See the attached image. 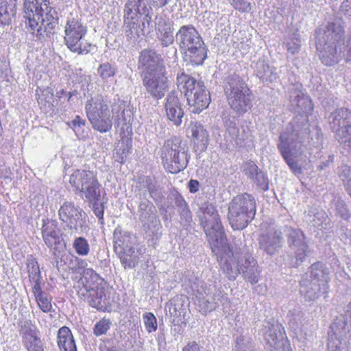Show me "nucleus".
<instances>
[{
  "label": "nucleus",
  "instance_id": "f257e3e1",
  "mask_svg": "<svg viewBox=\"0 0 351 351\" xmlns=\"http://www.w3.org/2000/svg\"><path fill=\"white\" fill-rule=\"evenodd\" d=\"M212 252L217 256L227 277L234 280L239 274L251 284L258 282L260 269L257 261L245 246L232 250L228 245L223 228L215 206L208 202L201 204L197 212Z\"/></svg>",
  "mask_w": 351,
  "mask_h": 351
},
{
  "label": "nucleus",
  "instance_id": "f03ea898",
  "mask_svg": "<svg viewBox=\"0 0 351 351\" xmlns=\"http://www.w3.org/2000/svg\"><path fill=\"white\" fill-rule=\"evenodd\" d=\"M49 0H25L23 18L28 32L43 40L53 33L56 22L48 16Z\"/></svg>",
  "mask_w": 351,
  "mask_h": 351
},
{
  "label": "nucleus",
  "instance_id": "7ed1b4c3",
  "mask_svg": "<svg viewBox=\"0 0 351 351\" xmlns=\"http://www.w3.org/2000/svg\"><path fill=\"white\" fill-rule=\"evenodd\" d=\"M74 289L81 300L97 310L104 309L110 303L108 289L104 280L93 269L84 270Z\"/></svg>",
  "mask_w": 351,
  "mask_h": 351
},
{
  "label": "nucleus",
  "instance_id": "20e7f679",
  "mask_svg": "<svg viewBox=\"0 0 351 351\" xmlns=\"http://www.w3.org/2000/svg\"><path fill=\"white\" fill-rule=\"evenodd\" d=\"M344 27L340 19L329 23L324 33L319 34L316 41L320 60L326 66H332L342 57V38Z\"/></svg>",
  "mask_w": 351,
  "mask_h": 351
},
{
  "label": "nucleus",
  "instance_id": "39448f33",
  "mask_svg": "<svg viewBox=\"0 0 351 351\" xmlns=\"http://www.w3.org/2000/svg\"><path fill=\"white\" fill-rule=\"evenodd\" d=\"M176 40L184 55L186 60L193 64H202L207 56L204 43L192 25L180 27L176 34Z\"/></svg>",
  "mask_w": 351,
  "mask_h": 351
},
{
  "label": "nucleus",
  "instance_id": "423d86ee",
  "mask_svg": "<svg viewBox=\"0 0 351 351\" xmlns=\"http://www.w3.org/2000/svg\"><path fill=\"white\" fill-rule=\"evenodd\" d=\"M176 83L180 91L184 94L193 113H199L208 106L210 98L202 82L181 72L177 75Z\"/></svg>",
  "mask_w": 351,
  "mask_h": 351
},
{
  "label": "nucleus",
  "instance_id": "0eeeda50",
  "mask_svg": "<svg viewBox=\"0 0 351 351\" xmlns=\"http://www.w3.org/2000/svg\"><path fill=\"white\" fill-rule=\"evenodd\" d=\"M160 152L162 163L168 172L178 173L186 167L189 159L188 147L180 137L165 141Z\"/></svg>",
  "mask_w": 351,
  "mask_h": 351
},
{
  "label": "nucleus",
  "instance_id": "6e6552de",
  "mask_svg": "<svg viewBox=\"0 0 351 351\" xmlns=\"http://www.w3.org/2000/svg\"><path fill=\"white\" fill-rule=\"evenodd\" d=\"M224 91L228 104L237 114H243L251 108L250 90L238 75L233 74L227 78Z\"/></svg>",
  "mask_w": 351,
  "mask_h": 351
},
{
  "label": "nucleus",
  "instance_id": "1a4fd4ad",
  "mask_svg": "<svg viewBox=\"0 0 351 351\" xmlns=\"http://www.w3.org/2000/svg\"><path fill=\"white\" fill-rule=\"evenodd\" d=\"M256 202L248 193L239 195L233 198L228 207V220L234 230H241L254 217Z\"/></svg>",
  "mask_w": 351,
  "mask_h": 351
},
{
  "label": "nucleus",
  "instance_id": "9d476101",
  "mask_svg": "<svg viewBox=\"0 0 351 351\" xmlns=\"http://www.w3.org/2000/svg\"><path fill=\"white\" fill-rule=\"evenodd\" d=\"M85 109L87 117L95 130L104 133L112 129V111L101 95L88 99Z\"/></svg>",
  "mask_w": 351,
  "mask_h": 351
},
{
  "label": "nucleus",
  "instance_id": "9b49d317",
  "mask_svg": "<svg viewBox=\"0 0 351 351\" xmlns=\"http://www.w3.org/2000/svg\"><path fill=\"white\" fill-rule=\"evenodd\" d=\"M64 41L67 47L78 54L88 53L90 51L91 45L84 40L87 27L81 19L72 14L67 18L64 27Z\"/></svg>",
  "mask_w": 351,
  "mask_h": 351
},
{
  "label": "nucleus",
  "instance_id": "f8f14e48",
  "mask_svg": "<svg viewBox=\"0 0 351 351\" xmlns=\"http://www.w3.org/2000/svg\"><path fill=\"white\" fill-rule=\"evenodd\" d=\"M69 182L76 192L90 202H95L100 197V184L93 171L77 170L71 175Z\"/></svg>",
  "mask_w": 351,
  "mask_h": 351
},
{
  "label": "nucleus",
  "instance_id": "ddd939ff",
  "mask_svg": "<svg viewBox=\"0 0 351 351\" xmlns=\"http://www.w3.org/2000/svg\"><path fill=\"white\" fill-rule=\"evenodd\" d=\"M328 119L337 140L351 154V110L337 109L331 113Z\"/></svg>",
  "mask_w": 351,
  "mask_h": 351
},
{
  "label": "nucleus",
  "instance_id": "4468645a",
  "mask_svg": "<svg viewBox=\"0 0 351 351\" xmlns=\"http://www.w3.org/2000/svg\"><path fill=\"white\" fill-rule=\"evenodd\" d=\"M258 241L259 248L270 256L276 254L284 244L282 232L274 223L264 222L261 224Z\"/></svg>",
  "mask_w": 351,
  "mask_h": 351
},
{
  "label": "nucleus",
  "instance_id": "2eb2a0df",
  "mask_svg": "<svg viewBox=\"0 0 351 351\" xmlns=\"http://www.w3.org/2000/svg\"><path fill=\"white\" fill-rule=\"evenodd\" d=\"M58 217L71 233L82 232L86 228L85 213L73 202H64L58 210Z\"/></svg>",
  "mask_w": 351,
  "mask_h": 351
},
{
  "label": "nucleus",
  "instance_id": "dca6fc26",
  "mask_svg": "<svg viewBox=\"0 0 351 351\" xmlns=\"http://www.w3.org/2000/svg\"><path fill=\"white\" fill-rule=\"evenodd\" d=\"M297 119H302V121H306L307 116L300 114L299 117H296L293 119L291 130L287 129L280 134L277 146L282 156H285L284 152H286L287 155L298 154V148L302 141L299 126L295 125Z\"/></svg>",
  "mask_w": 351,
  "mask_h": 351
},
{
  "label": "nucleus",
  "instance_id": "f3484780",
  "mask_svg": "<svg viewBox=\"0 0 351 351\" xmlns=\"http://www.w3.org/2000/svg\"><path fill=\"white\" fill-rule=\"evenodd\" d=\"M166 69H158L156 73L144 75L143 86L154 99L162 98L169 88Z\"/></svg>",
  "mask_w": 351,
  "mask_h": 351
},
{
  "label": "nucleus",
  "instance_id": "a211bd4d",
  "mask_svg": "<svg viewBox=\"0 0 351 351\" xmlns=\"http://www.w3.org/2000/svg\"><path fill=\"white\" fill-rule=\"evenodd\" d=\"M192 291L195 297V304L199 308V312L206 314L217 307L219 298L212 294L211 289L207 288L206 284L201 280H197L191 285Z\"/></svg>",
  "mask_w": 351,
  "mask_h": 351
},
{
  "label": "nucleus",
  "instance_id": "6ab92c4d",
  "mask_svg": "<svg viewBox=\"0 0 351 351\" xmlns=\"http://www.w3.org/2000/svg\"><path fill=\"white\" fill-rule=\"evenodd\" d=\"M138 215L145 231L154 233L160 229L161 223L157 215L156 208L151 202L146 200L140 203Z\"/></svg>",
  "mask_w": 351,
  "mask_h": 351
},
{
  "label": "nucleus",
  "instance_id": "aec40b11",
  "mask_svg": "<svg viewBox=\"0 0 351 351\" xmlns=\"http://www.w3.org/2000/svg\"><path fill=\"white\" fill-rule=\"evenodd\" d=\"M285 232L289 246L295 256V262L293 266H298L303 262L306 256L308 245L304 235L300 230L288 226H285Z\"/></svg>",
  "mask_w": 351,
  "mask_h": 351
},
{
  "label": "nucleus",
  "instance_id": "412c9836",
  "mask_svg": "<svg viewBox=\"0 0 351 351\" xmlns=\"http://www.w3.org/2000/svg\"><path fill=\"white\" fill-rule=\"evenodd\" d=\"M268 328L265 338L269 351H292L289 343L283 337L280 324H272Z\"/></svg>",
  "mask_w": 351,
  "mask_h": 351
},
{
  "label": "nucleus",
  "instance_id": "4be33fe9",
  "mask_svg": "<svg viewBox=\"0 0 351 351\" xmlns=\"http://www.w3.org/2000/svg\"><path fill=\"white\" fill-rule=\"evenodd\" d=\"M138 65L144 75L156 73L159 68L165 69L160 56L152 49H144L141 52Z\"/></svg>",
  "mask_w": 351,
  "mask_h": 351
},
{
  "label": "nucleus",
  "instance_id": "5701e85b",
  "mask_svg": "<svg viewBox=\"0 0 351 351\" xmlns=\"http://www.w3.org/2000/svg\"><path fill=\"white\" fill-rule=\"evenodd\" d=\"M151 17L145 14L144 21L140 23L138 16L124 14L123 29L125 36L128 40L134 42L144 34L143 29L145 22L149 24Z\"/></svg>",
  "mask_w": 351,
  "mask_h": 351
},
{
  "label": "nucleus",
  "instance_id": "b1692460",
  "mask_svg": "<svg viewBox=\"0 0 351 351\" xmlns=\"http://www.w3.org/2000/svg\"><path fill=\"white\" fill-rule=\"evenodd\" d=\"M224 123L226 127L225 139L228 143L227 147H241L247 138L245 130L239 128L234 117H232V119H225Z\"/></svg>",
  "mask_w": 351,
  "mask_h": 351
},
{
  "label": "nucleus",
  "instance_id": "393cba45",
  "mask_svg": "<svg viewBox=\"0 0 351 351\" xmlns=\"http://www.w3.org/2000/svg\"><path fill=\"white\" fill-rule=\"evenodd\" d=\"M21 332L28 351H43V343L38 337L36 326L30 320H25L23 323Z\"/></svg>",
  "mask_w": 351,
  "mask_h": 351
},
{
  "label": "nucleus",
  "instance_id": "a878e982",
  "mask_svg": "<svg viewBox=\"0 0 351 351\" xmlns=\"http://www.w3.org/2000/svg\"><path fill=\"white\" fill-rule=\"evenodd\" d=\"M165 110L168 119L174 125H180L184 111L176 92L172 91L168 94L166 99Z\"/></svg>",
  "mask_w": 351,
  "mask_h": 351
},
{
  "label": "nucleus",
  "instance_id": "bb28decb",
  "mask_svg": "<svg viewBox=\"0 0 351 351\" xmlns=\"http://www.w3.org/2000/svg\"><path fill=\"white\" fill-rule=\"evenodd\" d=\"M42 234L45 244L51 249H56L62 245L60 230L56 223L49 219L44 220L42 227Z\"/></svg>",
  "mask_w": 351,
  "mask_h": 351
},
{
  "label": "nucleus",
  "instance_id": "cd10ccee",
  "mask_svg": "<svg viewBox=\"0 0 351 351\" xmlns=\"http://www.w3.org/2000/svg\"><path fill=\"white\" fill-rule=\"evenodd\" d=\"M289 101L291 110L299 114L310 113L313 110V106L310 98L300 90H291Z\"/></svg>",
  "mask_w": 351,
  "mask_h": 351
},
{
  "label": "nucleus",
  "instance_id": "c85d7f7f",
  "mask_svg": "<svg viewBox=\"0 0 351 351\" xmlns=\"http://www.w3.org/2000/svg\"><path fill=\"white\" fill-rule=\"evenodd\" d=\"M300 293L306 301H315L326 292L327 285L305 277L301 281Z\"/></svg>",
  "mask_w": 351,
  "mask_h": 351
},
{
  "label": "nucleus",
  "instance_id": "c756f323",
  "mask_svg": "<svg viewBox=\"0 0 351 351\" xmlns=\"http://www.w3.org/2000/svg\"><path fill=\"white\" fill-rule=\"evenodd\" d=\"M245 174L250 178L258 188L263 191L268 190L269 182L265 174L261 171L253 162H247L244 167Z\"/></svg>",
  "mask_w": 351,
  "mask_h": 351
},
{
  "label": "nucleus",
  "instance_id": "7c9ffc66",
  "mask_svg": "<svg viewBox=\"0 0 351 351\" xmlns=\"http://www.w3.org/2000/svg\"><path fill=\"white\" fill-rule=\"evenodd\" d=\"M195 145L200 150H206L208 143V134L203 125L195 121L191 122L188 128Z\"/></svg>",
  "mask_w": 351,
  "mask_h": 351
},
{
  "label": "nucleus",
  "instance_id": "2f4dec72",
  "mask_svg": "<svg viewBox=\"0 0 351 351\" xmlns=\"http://www.w3.org/2000/svg\"><path fill=\"white\" fill-rule=\"evenodd\" d=\"M114 236V247L117 254L123 253L125 251L130 252L134 250V245L136 243V238L132 234L126 232L121 233L116 229Z\"/></svg>",
  "mask_w": 351,
  "mask_h": 351
},
{
  "label": "nucleus",
  "instance_id": "473e14b6",
  "mask_svg": "<svg viewBox=\"0 0 351 351\" xmlns=\"http://www.w3.org/2000/svg\"><path fill=\"white\" fill-rule=\"evenodd\" d=\"M58 345L61 351H77L73 337L68 327L63 326L59 329Z\"/></svg>",
  "mask_w": 351,
  "mask_h": 351
},
{
  "label": "nucleus",
  "instance_id": "72a5a7b5",
  "mask_svg": "<svg viewBox=\"0 0 351 351\" xmlns=\"http://www.w3.org/2000/svg\"><path fill=\"white\" fill-rule=\"evenodd\" d=\"M329 271L325 265L321 262L313 264L310 267V276L306 277L311 281H317L327 285Z\"/></svg>",
  "mask_w": 351,
  "mask_h": 351
},
{
  "label": "nucleus",
  "instance_id": "f704fd0d",
  "mask_svg": "<svg viewBox=\"0 0 351 351\" xmlns=\"http://www.w3.org/2000/svg\"><path fill=\"white\" fill-rule=\"evenodd\" d=\"M147 0H128L125 5L124 14L137 16L146 13Z\"/></svg>",
  "mask_w": 351,
  "mask_h": 351
},
{
  "label": "nucleus",
  "instance_id": "c9c22d12",
  "mask_svg": "<svg viewBox=\"0 0 351 351\" xmlns=\"http://www.w3.org/2000/svg\"><path fill=\"white\" fill-rule=\"evenodd\" d=\"M157 36L162 45L165 47H168L173 43V27L169 24H159Z\"/></svg>",
  "mask_w": 351,
  "mask_h": 351
},
{
  "label": "nucleus",
  "instance_id": "e433bc0d",
  "mask_svg": "<svg viewBox=\"0 0 351 351\" xmlns=\"http://www.w3.org/2000/svg\"><path fill=\"white\" fill-rule=\"evenodd\" d=\"M131 149V141L129 139H122L117 143L114 153V157L116 161L123 163L125 162L128 154Z\"/></svg>",
  "mask_w": 351,
  "mask_h": 351
},
{
  "label": "nucleus",
  "instance_id": "4c0bfd02",
  "mask_svg": "<svg viewBox=\"0 0 351 351\" xmlns=\"http://www.w3.org/2000/svg\"><path fill=\"white\" fill-rule=\"evenodd\" d=\"M138 187L140 190L147 191L150 197L155 201L159 200L162 197L161 191L156 186L153 180L148 177H144L141 179Z\"/></svg>",
  "mask_w": 351,
  "mask_h": 351
},
{
  "label": "nucleus",
  "instance_id": "58836bf2",
  "mask_svg": "<svg viewBox=\"0 0 351 351\" xmlns=\"http://www.w3.org/2000/svg\"><path fill=\"white\" fill-rule=\"evenodd\" d=\"M123 265L124 269H131L135 267L138 263V252L135 250L130 252H124L123 253L117 254Z\"/></svg>",
  "mask_w": 351,
  "mask_h": 351
},
{
  "label": "nucleus",
  "instance_id": "ea45409f",
  "mask_svg": "<svg viewBox=\"0 0 351 351\" xmlns=\"http://www.w3.org/2000/svg\"><path fill=\"white\" fill-rule=\"evenodd\" d=\"M27 269L29 280H38L41 279L40 267L36 258L30 255L27 258Z\"/></svg>",
  "mask_w": 351,
  "mask_h": 351
},
{
  "label": "nucleus",
  "instance_id": "a19ab883",
  "mask_svg": "<svg viewBox=\"0 0 351 351\" xmlns=\"http://www.w3.org/2000/svg\"><path fill=\"white\" fill-rule=\"evenodd\" d=\"M258 75L263 81L272 82L277 78V75L269 68L267 64L263 62L258 64Z\"/></svg>",
  "mask_w": 351,
  "mask_h": 351
},
{
  "label": "nucleus",
  "instance_id": "79ce46f5",
  "mask_svg": "<svg viewBox=\"0 0 351 351\" xmlns=\"http://www.w3.org/2000/svg\"><path fill=\"white\" fill-rule=\"evenodd\" d=\"M235 351H255L252 339L245 335H241L236 339Z\"/></svg>",
  "mask_w": 351,
  "mask_h": 351
},
{
  "label": "nucleus",
  "instance_id": "37998d69",
  "mask_svg": "<svg viewBox=\"0 0 351 351\" xmlns=\"http://www.w3.org/2000/svg\"><path fill=\"white\" fill-rule=\"evenodd\" d=\"M73 247L75 252L80 256H86L90 251V245L88 241L82 237H77L73 243Z\"/></svg>",
  "mask_w": 351,
  "mask_h": 351
},
{
  "label": "nucleus",
  "instance_id": "c03bdc74",
  "mask_svg": "<svg viewBox=\"0 0 351 351\" xmlns=\"http://www.w3.org/2000/svg\"><path fill=\"white\" fill-rule=\"evenodd\" d=\"M313 225L318 229L326 228L329 221L326 213L320 210L314 214L312 219Z\"/></svg>",
  "mask_w": 351,
  "mask_h": 351
},
{
  "label": "nucleus",
  "instance_id": "a18cd8bd",
  "mask_svg": "<svg viewBox=\"0 0 351 351\" xmlns=\"http://www.w3.org/2000/svg\"><path fill=\"white\" fill-rule=\"evenodd\" d=\"M112 325V322L110 319H107L104 317L99 322H97L93 328V333L97 337L101 336L102 335H105L107 333L108 330L110 329Z\"/></svg>",
  "mask_w": 351,
  "mask_h": 351
},
{
  "label": "nucleus",
  "instance_id": "49530a36",
  "mask_svg": "<svg viewBox=\"0 0 351 351\" xmlns=\"http://www.w3.org/2000/svg\"><path fill=\"white\" fill-rule=\"evenodd\" d=\"M97 73L100 77L105 81L115 75L116 69L109 62H105L98 67Z\"/></svg>",
  "mask_w": 351,
  "mask_h": 351
},
{
  "label": "nucleus",
  "instance_id": "de8ad7c7",
  "mask_svg": "<svg viewBox=\"0 0 351 351\" xmlns=\"http://www.w3.org/2000/svg\"><path fill=\"white\" fill-rule=\"evenodd\" d=\"M40 310L44 313L51 312L52 310L51 298L47 293H43L35 297Z\"/></svg>",
  "mask_w": 351,
  "mask_h": 351
},
{
  "label": "nucleus",
  "instance_id": "09e8293b",
  "mask_svg": "<svg viewBox=\"0 0 351 351\" xmlns=\"http://www.w3.org/2000/svg\"><path fill=\"white\" fill-rule=\"evenodd\" d=\"M341 344V335L337 330L329 334L328 339V348L330 351H336Z\"/></svg>",
  "mask_w": 351,
  "mask_h": 351
},
{
  "label": "nucleus",
  "instance_id": "8fccbe9b",
  "mask_svg": "<svg viewBox=\"0 0 351 351\" xmlns=\"http://www.w3.org/2000/svg\"><path fill=\"white\" fill-rule=\"evenodd\" d=\"M143 322L149 333L157 330V321L154 314L147 313L143 315Z\"/></svg>",
  "mask_w": 351,
  "mask_h": 351
},
{
  "label": "nucleus",
  "instance_id": "3c124183",
  "mask_svg": "<svg viewBox=\"0 0 351 351\" xmlns=\"http://www.w3.org/2000/svg\"><path fill=\"white\" fill-rule=\"evenodd\" d=\"M285 156H282L284 160L286 161L287 164L289 165V168L292 170V171L295 173H301V169L298 165L297 161L295 160L294 158L297 156L298 154H289L287 155L286 152H284Z\"/></svg>",
  "mask_w": 351,
  "mask_h": 351
},
{
  "label": "nucleus",
  "instance_id": "603ef678",
  "mask_svg": "<svg viewBox=\"0 0 351 351\" xmlns=\"http://www.w3.org/2000/svg\"><path fill=\"white\" fill-rule=\"evenodd\" d=\"M287 49L292 54H295L300 51V39L298 35L294 34L290 40L287 43Z\"/></svg>",
  "mask_w": 351,
  "mask_h": 351
},
{
  "label": "nucleus",
  "instance_id": "864d4df0",
  "mask_svg": "<svg viewBox=\"0 0 351 351\" xmlns=\"http://www.w3.org/2000/svg\"><path fill=\"white\" fill-rule=\"evenodd\" d=\"M335 210L337 214L344 219H347L350 217L347 206L343 200L338 199L336 201Z\"/></svg>",
  "mask_w": 351,
  "mask_h": 351
},
{
  "label": "nucleus",
  "instance_id": "5fc2aeb1",
  "mask_svg": "<svg viewBox=\"0 0 351 351\" xmlns=\"http://www.w3.org/2000/svg\"><path fill=\"white\" fill-rule=\"evenodd\" d=\"M167 308L169 309V314L171 317H178L183 313L182 309V304L179 302H176V301L171 302L167 304Z\"/></svg>",
  "mask_w": 351,
  "mask_h": 351
},
{
  "label": "nucleus",
  "instance_id": "6e6d98bb",
  "mask_svg": "<svg viewBox=\"0 0 351 351\" xmlns=\"http://www.w3.org/2000/svg\"><path fill=\"white\" fill-rule=\"evenodd\" d=\"M231 4L235 9L241 12H247L250 10V3L245 0H232Z\"/></svg>",
  "mask_w": 351,
  "mask_h": 351
},
{
  "label": "nucleus",
  "instance_id": "4d7b16f0",
  "mask_svg": "<svg viewBox=\"0 0 351 351\" xmlns=\"http://www.w3.org/2000/svg\"><path fill=\"white\" fill-rule=\"evenodd\" d=\"M178 211L182 219H184L186 222L191 221L192 216L188 206L178 209Z\"/></svg>",
  "mask_w": 351,
  "mask_h": 351
},
{
  "label": "nucleus",
  "instance_id": "13d9d810",
  "mask_svg": "<svg viewBox=\"0 0 351 351\" xmlns=\"http://www.w3.org/2000/svg\"><path fill=\"white\" fill-rule=\"evenodd\" d=\"M40 280L41 279H38V280H29L32 283H33L32 292L35 297L45 293L41 289Z\"/></svg>",
  "mask_w": 351,
  "mask_h": 351
},
{
  "label": "nucleus",
  "instance_id": "bf43d9fd",
  "mask_svg": "<svg viewBox=\"0 0 351 351\" xmlns=\"http://www.w3.org/2000/svg\"><path fill=\"white\" fill-rule=\"evenodd\" d=\"M341 11L347 16H351V2L345 0L341 5Z\"/></svg>",
  "mask_w": 351,
  "mask_h": 351
},
{
  "label": "nucleus",
  "instance_id": "052dcab7",
  "mask_svg": "<svg viewBox=\"0 0 351 351\" xmlns=\"http://www.w3.org/2000/svg\"><path fill=\"white\" fill-rule=\"evenodd\" d=\"M93 212L95 215L99 219H103L104 217V208L101 204L98 205L96 204H94L93 205Z\"/></svg>",
  "mask_w": 351,
  "mask_h": 351
},
{
  "label": "nucleus",
  "instance_id": "680f3d73",
  "mask_svg": "<svg viewBox=\"0 0 351 351\" xmlns=\"http://www.w3.org/2000/svg\"><path fill=\"white\" fill-rule=\"evenodd\" d=\"M75 132H79L80 128L85 125V121L82 120L79 116H77L72 121Z\"/></svg>",
  "mask_w": 351,
  "mask_h": 351
},
{
  "label": "nucleus",
  "instance_id": "e2e57ef3",
  "mask_svg": "<svg viewBox=\"0 0 351 351\" xmlns=\"http://www.w3.org/2000/svg\"><path fill=\"white\" fill-rule=\"evenodd\" d=\"M199 182L195 180H191L189 182V189L191 193H195L198 191Z\"/></svg>",
  "mask_w": 351,
  "mask_h": 351
},
{
  "label": "nucleus",
  "instance_id": "0e129e2a",
  "mask_svg": "<svg viewBox=\"0 0 351 351\" xmlns=\"http://www.w3.org/2000/svg\"><path fill=\"white\" fill-rule=\"evenodd\" d=\"M182 351H200L197 343L191 342L188 343L182 350Z\"/></svg>",
  "mask_w": 351,
  "mask_h": 351
},
{
  "label": "nucleus",
  "instance_id": "69168bd1",
  "mask_svg": "<svg viewBox=\"0 0 351 351\" xmlns=\"http://www.w3.org/2000/svg\"><path fill=\"white\" fill-rule=\"evenodd\" d=\"M153 4L158 8H162L168 4L171 0H152Z\"/></svg>",
  "mask_w": 351,
  "mask_h": 351
},
{
  "label": "nucleus",
  "instance_id": "338daca9",
  "mask_svg": "<svg viewBox=\"0 0 351 351\" xmlns=\"http://www.w3.org/2000/svg\"><path fill=\"white\" fill-rule=\"evenodd\" d=\"M176 204L178 209L182 208L187 206L186 202L182 197H178L176 200Z\"/></svg>",
  "mask_w": 351,
  "mask_h": 351
},
{
  "label": "nucleus",
  "instance_id": "774afa93",
  "mask_svg": "<svg viewBox=\"0 0 351 351\" xmlns=\"http://www.w3.org/2000/svg\"><path fill=\"white\" fill-rule=\"evenodd\" d=\"M347 60L351 59V36L347 40L346 45Z\"/></svg>",
  "mask_w": 351,
  "mask_h": 351
}]
</instances>
